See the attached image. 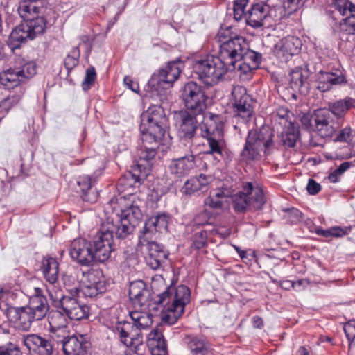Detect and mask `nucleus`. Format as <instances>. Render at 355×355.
I'll return each instance as SVG.
<instances>
[{
  "instance_id": "obj_28",
  "label": "nucleus",
  "mask_w": 355,
  "mask_h": 355,
  "mask_svg": "<svg viewBox=\"0 0 355 355\" xmlns=\"http://www.w3.org/2000/svg\"><path fill=\"white\" fill-rule=\"evenodd\" d=\"M184 341L191 355H209L211 353V344L205 336H187Z\"/></svg>"
},
{
  "instance_id": "obj_13",
  "label": "nucleus",
  "mask_w": 355,
  "mask_h": 355,
  "mask_svg": "<svg viewBox=\"0 0 355 355\" xmlns=\"http://www.w3.org/2000/svg\"><path fill=\"white\" fill-rule=\"evenodd\" d=\"M237 52L232 55L231 60H228L225 63L224 69V75L227 71H234V64L239 60H243L244 62H247L250 64L252 65V67L258 68L259 64L261 62L262 55L259 53L250 50L249 45L245 40H242L241 44H236Z\"/></svg>"
},
{
  "instance_id": "obj_36",
  "label": "nucleus",
  "mask_w": 355,
  "mask_h": 355,
  "mask_svg": "<svg viewBox=\"0 0 355 355\" xmlns=\"http://www.w3.org/2000/svg\"><path fill=\"white\" fill-rule=\"evenodd\" d=\"M211 179V177H207L203 174L191 178L184 183L185 193L188 195H193L206 191Z\"/></svg>"
},
{
  "instance_id": "obj_60",
  "label": "nucleus",
  "mask_w": 355,
  "mask_h": 355,
  "mask_svg": "<svg viewBox=\"0 0 355 355\" xmlns=\"http://www.w3.org/2000/svg\"><path fill=\"white\" fill-rule=\"evenodd\" d=\"M214 229L211 230H202L199 232H197L194 235V239L193 242V246L196 249H201L207 245L208 232H211Z\"/></svg>"
},
{
  "instance_id": "obj_58",
  "label": "nucleus",
  "mask_w": 355,
  "mask_h": 355,
  "mask_svg": "<svg viewBox=\"0 0 355 355\" xmlns=\"http://www.w3.org/2000/svg\"><path fill=\"white\" fill-rule=\"evenodd\" d=\"M333 140L336 142L349 143L352 141V130L349 126H346L341 130H338L334 135Z\"/></svg>"
},
{
  "instance_id": "obj_52",
  "label": "nucleus",
  "mask_w": 355,
  "mask_h": 355,
  "mask_svg": "<svg viewBox=\"0 0 355 355\" xmlns=\"http://www.w3.org/2000/svg\"><path fill=\"white\" fill-rule=\"evenodd\" d=\"M21 96L19 94L9 95L0 101V115L3 117L21 101Z\"/></svg>"
},
{
  "instance_id": "obj_43",
  "label": "nucleus",
  "mask_w": 355,
  "mask_h": 355,
  "mask_svg": "<svg viewBox=\"0 0 355 355\" xmlns=\"http://www.w3.org/2000/svg\"><path fill=\"white\" fill-rule=\"evenodd\" d=\"M28 31L31 34V40L42 35L46 28V19L42 16H37L25 21Z\"/></svg>"
},
{
  "instance_id": "obj_25",
  "label": "nucleus",
  "mask_w": 355,
  "mask_h": 355,
  "mask_svg": "<svg viewBox=\"0 0 355 355\" xmlns=\"http://www.w3.org/2000/svg\"><path fill=\"white\" fill-rule=\"evenodd\" d=\"M270 7L263 2L252 4L246 12V24L254 28L262 27L270 17Z\"/></svg>"
},
{
  "instance_id": "obj_5",
  "label": "nucleus",
  "mask_w": 355,
  "mask_h": 355,
  "mask_svg": "<svg viewBox=\"0 0 355 355\" xmlns=\"http://www.w3.org/2000/svg\"><path fill=\"white\" fill-rule=\"evenodd\" d=\"M266 201L263 188L249 182L243 183L242 189L232 196L233 208L236 213L261 209Z\"/></svg>"
},
{
  "instance_id": "obj_61",
  "label": "nucleus",
  "mask_w": 355,
  "mask_h": 355,
  "mask_svg": "<svg viewBox=\"0 0 355 355\" xmlns=\"http://www.w3.org/2000/svg\"><path fill=\"white\" fill-rule=\"evenodd\" d=\"M96 78V69L94 67H89L86 70L84 80L82 83V88L84 91L89 90L94 84Z\"/></svg>"
},
{
  "instance_id": "obj_54",
  "label": "nucleus",
  "mask_w": 355,
  "mask_h": 355,
  "mask_svg": "<svg viewBox=\"0 0 355 355\" xmlns=\"http://www.w3.org/2000/svg\"><path fill=\"white\" fill-rule=\"evenodd\" d=\"M340 33L355 35V14H349L339 23Z\"/></svg>"
},
{
  "instance_id": "obj_6",
  "label": "nucleus",
  "mask_w": 355,
  "mask_h": 355,
  "mask_svg": "<svg viewBox=\"0 0 355 355\" xmlns=\"http://www.w3.org/2000/svg\"><path fill=\"white\" fill-rule=\"evenodd\" d=\"M180 98L186 110L193 115H201L207 109L208 96L205 89L194 81H189L180 90Z\"/></svg>"
},
{
  "instance_id": "obj_55",
  "label": "nucleus",
  "mask_w": 355,
  "mask_h": 355,
  "mask_svg": "<svg viewBox=\"0 0 355 355\" xmlns=\"http://www.w3.org/2000/svg\"><path fill=\"white\" fill-rule=\"evenodd\" d=\"M85 285L97 286L98 284L102 283L103 287H106L105 282L101 271L92 270L85 274Z\"/></svg>"
},
{
  "instance_id": "obj_38",
  "label": "nucleus",
  "mask_w": 355,
  "mask_h": 355,
  "mask_svg": "<svg viewBox=\"0 0 355 355\" xmlns=\"http://www.w3.org/2000/svg\"><path fill=\"white\" fill-rule=\"evenodd\" d=\"M27 40H31V34L26 24L21 23L12 29L10 34L8 42L12 49L20 47Z\"/></svg>"
},
{
  "instance_id": "obj_63",
  "label": "nucleus",
  "mask_w": 355,
  "mask_h": 355,
  "mask_svg": "<svg viewBox=\"0 0 355 355\" xmlns=\"http://www.w3.org/2000/svg\"><path fill=\"white\" fill-rule=\"evenodd\" d=\"M286 218L288 223L294 224L300 222L302 218V212L295 208H291L286 211Z\"/></svg>"
},
{
  "instance_id": "obj_50",
  "label": "nucleus",
  "mask_w": 355,
  "mask_h": 355,
  "mask_svg": "<svg viewBox=\"0 0 355 355\" xmlns=\"http://www.w3.org/2000/svg\"><path fill=\"white\" fill-rule=\"evenodd\" d=\"M16 68L21 75L20 76L23 82L26 79L32 78L37 72V65L33 61H25L23 60L20 62V65L16 67Z\"/></svg>"
},
{
  "instance_id": "obj_18",
  "label": "nucleus",
  "mask_w": 355,
  "mask_h": 355,
  "mask_svg": "<svg viewBox=\"0 0 355 355\" xmlns=\"http://www.w3.org/2000/svg\"><path fill=\"white\" fill-rule=\"evenodd\" d=\"M59 306L73 320H81L89 315V307L80 303L75 296H62L59 300Z\"/></svg>"
},
{
  "instance_id": "obj_20",
  "label": "nucleus",
  "mask_w": 355,
  "mask_h": 355,
  "mask_svg": "<svg viewBox=\"0 0 355 355\" xmlns=\"http://www.w3.org/2000/svg\"><path fill=\"white\" fill-rule=\"evenodd\" d=\"M301 46L302 42L298 37L288 36L275 45L273 51L279 60L286 62L300 52Z\"/></svg>"
},
{
  "instance_id": "obj_47",
  "label": "nucleus",
  "mask_w": 355,
  "mask_h": 355,
  "mask_svg": "<svg viewBox=\"0 0 355 355\" xmlns=\"http://www.w3.org/2000/svg\"><path fill=\"white\" fill-rule=\"evenodd\" d=\"M233 113L235 118L242 122H248L254 114V105H241L240 103L233 101L232 104Z\"/></svg>"
},
{
  "instance_id": "obj_46",
  "label": "nucleus",
  "mask_w": 355,
  "mask_h": 355,
  "mask_svg": "<svg viewBox=\"0 0 355 355\" xmlns=\"http://www.w3.org/2000/svg\"><path fill=\"white\" fill-rule=\"evenodd\" d=\"M352 226H334L327 230H323L320 227L317 228L315 233L325 238L335 237L341 238L345 235H347L352 230Z\"/></svg>"
},
{
  "instance_id": "obj_22",
  "label": "nucleus",
  "mask_w": 355,
  "mask_h": 355,
  "mask_svg": "<svg viewBox=\"0 0 355 355\" xmlns=\"http://www.w3.org/2000/svg\"><path fill=\"white\" fill-rule=\"evenodd\" d=\"M170 220V216L166 213H158L157 214L149 218L144 224L141 235L139 236V242L148 239H152V236L155 232H163L166 231Z\"/></svg>"
},
{
  "instance_id": "obj_39",
  "label": "nucleus",
  "mask_w": 355,
  "mask_h": 355,
  "mask_svg": "<svg viewBox=\"0 0 355 355\" xmlns=\"http://www.w3.org/2000/svg\"><path fill=\"white\" fill-rule=\"evenodd\" d=\"M16 67L0 73V83L7 89H14L23 83Z\"/></svg>"
},
{
  "instance_id": "obj_27",
  "label": "nucleus",
  "mask_w": 355,
  "mask_h": 355,
  "mask_svg": "<svg viewBox=\"0 0 355 355\" xmlns=\"http://www.w3.org/2000/svg\"><path fill=\"white\" fill-rule=\"evenodd\" d=\"M146 176L134 167L132 172L129 171L119 179L116 184L117 189L120 192H127V194L130 196L129 199H132V196H135L131 192L132 190L138 187L141 180Z\"/></svg>"
},
{
  "instance_id": "obj_41",
  "label": "nucleus",
  "mask_w": 355,
  "mask_h": 355,
  "mask_svg": "<svg viewBox=\"0 0 355 355\" xmlns=\"http://www.w3.org/2000/svg\"><path fill=\"white\" fill-rule=\"evenodd\" d=\"M229 195L227 191L221 189H216L205 199V205L213 209H223Z\"/></svg>"
},
{
  "instance_id": "obj_1",
  "label": "nucleus",
  "mask_w": 355,
  "mask_h": 355,
  "mask_svg": "<svg viewBox=\"0 0 355 355\" xmlns=\"http://www.w3.org/2000/svg\"><path fill=\"white\" fill-rule=\"evenodd\" d=\"M216 39L220 46L218 55H207L193 63V73L207 86L216 85L223 78L225 63L238 51L236 44H241L242 40H245L233 33L231 27L220 28Z\"/></svg>"
},
{
  "instance_id": "obj_8",
  "label": "nucleus",
  "mask_w": 355,
  "mask_h": 355,
  "mask_svg": "<svg viewBox=\"0 0 355 355\" xmlns=\"http://www.w3.org/2000/svg\"><path fill=\"white\" fill-rule=\"evenodd\" d=\"M114 225H103L100 232L94 236L91 245L95 262H105L114 250L113 233Z\"/></svg>"
},
{
  "instance_id": "obj_49",
  "label": "nucleus",
  "mask_w": 355,
  "mask_h": 355,
  "mask_svg": "<svg viewBox=\"0 0 355 355\" xmlns=\"http://www.w3.org/2000/svg\"><path fill=\"white\" fill-rule=\"evenodd\" d=\"M233 101L240 103L241 105H254L253 98L247 93L246 89L241 86L235 87L232 92Z\"/></svg>"
},
{
  "instance_id": "obj_62",
  "label": "nucleus",
  "mask_w": 355,
  "mask_h": 355,
  "mask_svg": "<svg viewBox=\"0 0 355 355\" xmlns=\"http://www.w3.org/2000/svg\"><path fill=\"white\" fill-rule=\"evenodd\" d=\"M211 214L207 210H203L198 213L193 218L195 226L211 225Z\"/></svg>"
},
{
  "instance_id": "obj_45",
  "label": "nucleus",
  "mask_w": 355,
  "mask_h": 355,
  "mask_svg": "<svg viewBox=\"0 0 355 355\" xmlns=\"http://www.w3.org/2000/svg\"><path fill=\"white\" fill-rule=\"evenodd\" d=\"M289 84L293 89L300 90L308 78L307 71L301 67L291 69Z\"/></svg>"
},
{
  "instance_id": "obj_16",
  "label": "nucleus",
  "mask_w": 355,
  "mask_h": 355,
  "mask_svg": "<svg viewBox=\"0 0 355 355\" xmlns=\"http://www.w3.org/2000/svg\"><path fill=\"white\" fill-rule=\"evenodd\" d=\"M316 118L315 132L322 138H332L343 126L341 119H334L327 110L319 109Z\"/></svg>"
},
{
  "instance_id": "obj_31",
  "label": "nucleus",
  "mask_w": 355,
  "mask_h": 355,
  "mask_svg": "<svg viewBox=\"0 0 355 355\" xmlns=\"http://www.w3.org/2000/svg\"><path fill=\"white\" fill-rule=\"evenodd\" d=\"M136 196H132V199H128L125 203V208L121 209L120 218L126 219L133 225L137 226L142 219L143 214L140 209L139 202L140 200H135Z\"/></svg>"
},
{
  "instance_id": "obj_53",
  "label": "nucleus",
  "mask_w": 355,
  "mask_h": 355,
  "mask_svg": "<svg viewBox=\"0 0 355 355\" xmlns=\"http://www.w3.org/2000/svg\"><path fill=\"white\" fill-rule=\"evenodd\" d=\"M114 232L115 231L116 237L119 239H125L132 233L137 226L133 225L130 222L126 220V219L120 218L119 224L117 225L116 227L114 225Z\"/></svg>"
},
{
  "instance_id": "obj_30",
  "label": "nucleus",
  "mask_w": 355,
  "mask_h": 355,
  "mask_svg": "<svg viewBox=\"0 0 355 355\" xmlns=\"http://www.w3.org/2000/svg\"><path fill=\"white\" fill-rule=\"evenodd\" d=\"M40 270L46 282L55 285L59 277V263L51 256L43 257L41 261Z\"/></svg>"
},
{
  "instance_id": "obj_56",
  "label": "nucleus",
  "mask_w": 355,
  "mask_h": 355,
  "mask_svg": "<svg viewBox=\"0 0 355 355\" xmlns=\"http://www.w3.org/2000/svg\"><path fill=\"white\" fill-rule=\"evenodd\" d=\"M249 0H234L233 17L235 21H240L244 16L246 17L245 8Z\"/></svg>"
},
{
  "instance_id": "obj_44",
  "label": "nucleus",
  "mask_w": 355,
  "mask_h": 355,
  "mask_svg": "<svg viewBox=\"0 0 355 355\" xmlns=\"http://www.w3.org/2000/svg\"><path fill=\"white\" fill-rule=\"evenodd\" d=\"M77 184L82 192L81 198L84 201L94 202L97 200V194L92 191V180L89 176L85 175L79 178Z\"/></svg>"
},
{
  "instance_id": "obj_23",
  "label": "nucleus",
  "mask_w": 355,
  "mask_h": 355,
  "mask_svg": "<svg viewBox=\"0 0 355 355\" xmlns=\"http://www.w3.org/2000/svg\"><path fill=\"white\" fill-rule=\"evenodd\" d=\"M26 306L36 321L44 319L49 309L47 298L43 294V290L38 287L34 288V293Z\"/></svg>"
},
{
  "instance_id": "obj_7",
  "label": "nucleus",
  "mask_w": 355,
  "mask_h": 355,
  "mask_svg": "<svg viewBox=\"0 0 355 355\" xmlns=\"http://www.w3.org/2000/svg\"><path fill=\"white\" fill-rule=\"evenodd\" d=\"M191 148V144L187 147L178 146L174 151L176 157L170 160L168 169L175 178L181 180L195 168L196 156Z\"/></svg>"
},
{
  "instance_id": "obj_21",
  "label": "nucleus",
  "mask_w": 355,
  "mask_h": 355,
  "mask_svg": "<svg viewBox=\"0 0 355 355\" xmlns=\"http://www.w3.org/2000/svg\"><path fill=\"white\" fill-rule=\"evenodd\" d=\"M4 313L9 322L16 328L21 330L28 331L32 323L36 321L26 306H9Z\"/></svg>"
},
{
  "instance_id": "obj_51",
  "label": "nucleus",
  "mask_w": 355,
  "mask_h": 355,
  "mask_svg": "<svg viewBox=\"0 0 355 355\" xmlns=\"http://www.w3.org/2000/svg\"><path fill=\"white\" fill-rule=\"evenodd\" d=\"M0 355H23V352L19 342L15 339H10L0 343Z\"/></svg>"
},
{
  "instance_id": "obj_14",
  "label": "nucleus",
  "mask_w": 355,
  "mask_h": 355,
  "mask_svg": "<svg viewBox=\"0 0 355 355\" xmlns=\"http://www.w3.org/2000/svg\"><path fill=\"white\" fill-rule=\"evenodd\" d=\"M92 248L91 241L78 238L71 243L69 253L72 260L80 266H89L95 262Z\"/></svg>"
},
{
  "instance_id": "obj_29",
  "label": "nucleus",
  "mask_w": 355,
  "mask_h": 355,
  "mask_svg": "<svg viewBox=\"0 0 355 355\" xmlns=\"http://www.w3.org/2000/svg\"><path fill=\"white\" fill-rule=\"evenodd\" d=\"M129 297L135 307L142 308L146 306L150 293L144 282L139 280L131 282L129 287Z\"/></svg>"
},
{
  "instance_id": "obj_37",
  "label": "nucleus",
  "mask_w": 355,
  "mask_h": 355,
  "mask_svg": "<svg viewBox=\"0 0 355 355\" xmlns=\"http://www.w3.org/2000/svg\"><path fill=\"white\" fill-rule=\"evenodd\" d=\"M140 310L135 309L129 312V315L132 320V324L134 325L135 330L139 331L141 329H147L153 324V315L148 312L141 310L142 308H139Z\"/></svg>"
},
{
  "instance_id": "obj_2",
  "label": "nucleus",
  "mask_w": 355,
  "mask_h": 355,
  "mask_svg": "<svg viewBox=\"0 0 355 355\" xmlns=\"http://www.w3.org/2000/svg\"><path fill=\"white\" fill-rule=\"evenodd\" d=\"M191 293L184 285L178 287L168 286L157 295L155 302L163 306L166 312L162 315V320L169 324H175L184 312L185 306L190 302Z\"/></svg>"
},
{
  "instance_id": "obj_15",
  "label": "nucleus",
  "mask_w": 355,
  "mask_h": 355,
  "mask_svg": "<svg viewBox=\"0 0 355 355\" xmlns=\"http://www.w3.org/2000/svg\"><path fill=\"white\" fill-rule=\"evenodd\" d=\"M62 345L64 355H86L91 343L85 335L66 336L58 339V345Z\"/></svg>"
},
{
  "instance_id": "obj_26",
  "label": "nucleus",
  "mask_w": 355,
  "mask_h": 355,
  "mask_svg": "<svg viewBox=\"0 0 355 355\" xmlns=\"http://www.w3.org/2000/svg\"><path fill=\"white\" fill-rule=\"evenodd\" d=\"M224 127V118L219 114L209 113L204 117V121L200 126L202 136H218L223 135Z\"/></svg>"
},
{
  "instance_id": "obj_24",
  "label": "nucleus",
  "mask_w": 355,
  "mask_h": 355,
  "mask_svg": "<svg viewBox=\"0 0 355 355\" xmlns=\"http://www.w3.org/2000/svg\"><path fill=\"white\" fill-rule=\"evenodd\" d=\"M151 239L143 241L139 245H146L148 253L145 257L146 263L153 270H157L161 267L162 263L167 259L168 252L164 248L155 241H151Z\"/></svg>"
},
{
  "instance_id": "obj_17",
  "label": "nucleus",
  "mask_w": 355,
  "mask_h": 355,
  "mask_svg": "<svg viewBox=\"0 0 355 355\" xmlns=\"http://www.w3.org/2000/svg\"><path fill=\"white\" fill-rule=\"evenodd\" d=\"M162 139L145 141L144 135H142V146L138 150V156L140 162H145L146 164L137 163L135 166L144 175H147L150 171L152 164L150 162L157 155V148Z\"/></svg>"
},
{
  "instance_id": "obj_57",
  "label": "nucleus",
  "mask_w": 355,
  "mask_h": 355,
  "mask_svg": "<svg viewBox=\"0 0 355 355\" xmlns=\"http://www.w3.org/2000/svg\"><path fill=\"white\" fill-rule=\"evenodd\" d=\"M318 114V110L311 114H304L301 117V123L304 128L309 131L315 132V125H316V116Z\"/></svg>"
},
{
  "instance_id": "obj_33",
  "label": "nucleus",
  "mask_w": 355,
  "mask_h": 355,
  "mask_svg": "<svg viewBox=\"0 0 355 355\" xmlns=\"http://www.w3.org/2000/svg\"><path fill=\"white\" fill-rule=\"evenodd\" d=\"M355 108V98L346 96L343 99L330 103L328 105V111L333 114L336 119H341V123H344L345 116L351 109Z\"/></svg>"
},
{
  "instance_id": "obj_40",
  "label": "nucleus",
  "mask_w": 355,
  "mask_h": 355,
  "mask_svg": "<svg viewBox=\"0 0 355 355\" xmlns=\"http://www.w3.org/2000/svg\"><path fill=\"white\" fill-rule=\"evenodd\" d=\"M207 140L209 150L206 154L213 155L218 161L223 158V152L225 148V142L223 135L204 137Z\"/></svg>"
},
{
  "instance_id": "obj_12",
  "label": "nucleus",
  "mask_w": 355,
  "mask_h": 355,
  "mask_svg": "<svg viewBox=\"0 0 355 355\" xmlns=\"http://www.w3.org/2000/svg\"><path fill=\"white\" fill-rule=\"evenodd\" d=\"M109 328L117 336L120 341L127 347H136L143 344L141 331L135 330L134 325L127 321L112 322Z\"/></svg>"
},
{
  "instance_id": "obj_34",
  "label": "nucleus",
  "mask_w": 355,
  "mask_h": 355,
  "mask_svg": "<svg viewBox=\"0 0 355 355\" xmlns=\"http://www.w3.org/2000/svg\"><path fill=\"white\" fill-rule=\"evenodd\" d=\"M44 9L43 3L40 0H24L19 2L17 10L20 17L26 21L38 16Z\"/></svg>"
},
{
  "instance_id": "obj_48",
  "label": "nucleus",
  "mask_w": 355,
  "mask_h": 355,
  "mask_svg": "<svg viewBox=\"0 0 355 355\" xmlns=\"http://www.w3.org/2000/svg\"><path fill=\"white\" fill-rule=\"evenodd\" d=\"M331 6L342 16L355 14V4L350 0H332Z\"/></svg>"
},
{
  "instance_id": "obj_10",
  "label": "nucleus",
  "mask_w": 355,
  "mask_h": 355,
  "mask_svg": "<svg viewBox=\"0 0 355 355\" xmlns=\"http://www.w3.org/2000/svg\"><path fill=\"white\" fill-rule=\"evenodd\" d=\"M189 111L182 110L176 116V124L178 125V135L180 138L179 147H187L191 144L192 139L195 137L198 128L196 116Z\"/></svg>"
},
{
  "instance_id": "obj_59",
  "label": "nucleus",
  "mask_w": 355,
  "mask_h": 355,
  "mask_svg": "<svg viewBox=\"0 0 355 355\" xmlns=\"http://www.w3.org/2000/svg\"><path fill=\"white\" fill-rule=\"evenodd\" d=\"M106 291V287H103V284L100 283L97 286L85 285L82 288V292L86 297L94 298L97 297L99 294L104 293Z\"/></svg>"
},
{
  "instance_id": "obj_42",
  "label": "nucleus",
  "mask_w": 355,
  "mask_h": 355,
  "mask_svg": "<svg viewBox=\"0 0 355 355\" xmlns=\"http://www.w3.org/2000/svg\"><path fill=\"white\" fill-rule=\"evenodd\" d=\"M300 133L297 127L291 121H289L286 129L282 132L280 141L285 148L295 147Z\"/></svg>"
},
{
  "instance_id": "obj_11",
  "label": "nucleus",
  "mask_w": 355,
  "mask_h": 355,
  "mask_svg": "<svg viewBox=\"0 0 355 355\" xmlns=\"http://www.w3.org/2000/svg\"><path fill=\"white\" fill-rule=\"evenodd\" d=\"M182 63L180 61L168 62L164 67L154 73L148 81L149 85L156 90L159 88L172 87L173 83L178 80L181 73Z\"/></svg>"
},
{
  "instance_id": "obj_32",
  "label": "nucleus",
  "mask_w": 355,
  "mask_h": 355,
  "mask_svg": "<svg viewBox=\"0 0 355 355\" xmlns=\"http://www.w3.org/2000/svg\"><path fill=\"white\" fill-rule=\"evenodd\" d=\"M147 346L152 355H167L166 340L158 329H153L148 335Z\"/></svg>"
},
{
  "instance_id": "obj_3",
  "label": "nucleus",
  "mask_w": 355,
  "mask_h": 355,
  "mask_svg": "<svg viewBox=\"0 0 355 355\" xmlns=\"http://www.w3.org/2000/svg\"><path fill=\"white\" fill-rule=\"evenodd\" d=\"M275 131L268 125L248 132L245 144L241 152V157L246 162L259 159L261 151L265 155L270 154L275 148Z\"/></svg>"
},
{
  "instance_id": "obj_35",
  "label": "nucleus",
  "mask_w": 355,
  "mask_h": 355,
  "mask_svg": "<svg viewBox=\"0 0 355 355\" xmlns=\"http://www.w3.org/2000/svg\"><path fill=\"white\" fill-rule=\"evenodd\" d=\"M66 316L59 310H52L48 314L49 332L58 339L62 336L58 334V331L66 329L67 327L68 320Z\"/></svg>"
},
{
  "instance_id": "obj_19",
  "label": "nucleus",
  "mask_w": 355,
  "mask_h": 355,
  "mask_svg": "<svg viewBox=\"0 0 355 355\" xmlns=\"http://www.w3.org/2000/svg\"><path fill=\"white\" fill-rule=\"evenodd\" d=\"M347 83V78L340 69L320 71L317 74L316 88L321 92L332 89L334 87Z\"/></svg>"
},
{
  "instance_id": "obj_4",
  "label": "nucleus",
  "mask_w": 355,
  "mask_h": 355,
  "mask_svg": "<svg viewBox=\"0 0 355 355\" xmlns=\"http://www.w3.org/2000/svg\"><path fill=\"white\" fill-rule=\"evenodd\" d=\"M168 119L160 105L152 104L141 115L140 131L145 141L162 139Z\"/></svg>"
},
{
  "instance_id": "obj_9",
  "label": "nucleus",
  "mask_w": 355,
  "mask_h": 355,
  "mask_svg": "<svg viewBox=\"0 0 355 355\" xmlns=\"http://www.w3.org/2000/svg\"><path fill=\"white\" fill-rule=\"evenodd\" d=\"M22 342L30 355H52L58 347V339L51 334H28L23 336Z\"/></svg>"
},
{
  "instance_id": "obj_64",
  "label": "nucleus",
  "mask_w": 355,
  "mask_h": 355,
  "mask_svg": "<svg viewBox=\"0 0 355 355\" xmlns=\"http://www.w3.org/2000/svg\"><path fill=\"white\" fill-rule=\"evenodd\" d=\"M344 331L349 341V349H351L355 339V322H350L344 325Z\"/></svg>"
}]
</instances>
